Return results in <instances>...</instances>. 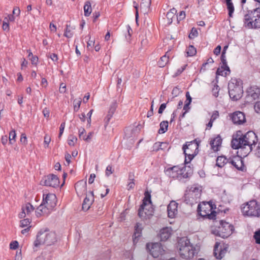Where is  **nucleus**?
Returning a JSON list of instances; mask_svg holds the SVG:
<instances>
[{"label": "nucleus", "mask_w": 260, "mask_h": 260, "mask_svg": "<svg viewBox=\"0 0 260 260\" xmlns=\"http://www.w3.org/2000/svg\"><path fill=\"white\" fill-rule=\"evenodd\" d=\"M151 5V0H142L140 4V9L144 13L148 12Z\"/></svg>", "instance_id": "28"}, {"label": "nucleus", "mask_w": 260, "mask_h": 260, "mask_svg": "<svg viewBox=\"0 0 260 260\" xmlns=\"http://www.w3.org/2000/svg\"><path fill=\"white\" fill-rule=\"evenodd\" d=\"M75 189L77 193L82 194L86 191V182L80 181L75 184Z\"/></svg>", "instance_id": "25"}, {"label": "nucleus", "mask_w": 260, "mask_h": 260, "mask_svg": "<svg viewBox=\"0 0 260 260\" xmlns=\"http://www.w3.org/2000/svg\"><path fill=\"white\" fill-rule=\"evenodd\" d=\"M64 36H65L67 38H70L72 37L73 34L71 32V30L68 28V25H67V28L66 29V30L64 33Z\"/></svg>", "instance_id": "48"}, {"label": "nucleus", "mask_w": 260, "mask_h": 260, "mask_svg": "<svg viewBox=\"0 0 260 260\" xmlns=\"http://www.w3.org/2000/svg\"><path fill=\"white\" fill-rule=\"evenodd\" d=\"M234 226L232 224L226 221L221 220L217 235L222 238H226L232 234Z\"/></svg>", "instance_id": "13"}, {"label": "nucleus", "mask_w": 260, "mask_h": 260, "mask_svg": "<svg viewBox=\"0 0 260 260\" xmlns=\"http://www.w3.org/2000/svg\"><path fill=\"white\" fill-rule=\"evenodd\" d=\"M22 208L24 209V210L25 211L26 213L27 214V216H29V214L34 210L35 208L30 203H27L22 206Z\"/></svg>", "instance_id": "31"}, {"label": "nucleus", "mask_w": 260, "mask_h": 260, "mask_svg": "<svg viewBox=\"0 0 260 260\" xmlns=\"http://www.w3.org/2000/svg\"><path fill=\"white\" fill-rule=\"evenodd\" d=\"M16 137V133L14 130H12L9 134V141L10 143H12V141L15 140Z\"/></svg>", "instance_id": "47"}, {"label": "nucleus", "mask_w": 260, "mask_h": 260, "mask_svg": "<svg viewBox=\"0 0 260 260\" xmlns=\"http://www.w3.org/2000/svg\"><path fill=\"white\" fill-rule=\"evenodd\" d=\"M128 181H129V182L127 183V189L130 190V189L134 188V186H135L134 175L133 174H129Z\"/></svg>", "instance_id": "35"}, {"label": "nucleus", "mask_w": 260, "mask_h": 260, "mask_svg": "<svg viewBox=\"0 0 260 260\" xmlns=\"http://www.w3.org/2000/svg\"><path fill=\"white\" fill-rule=\"evenodd\" d=\"M178 204L174 201H171L168 206V216L170 218H174L177 213Z\"/></svg>", "instance_id": "20"}, {"label": "nucleus", "mask_w": 260, "mask_h": 260, "mask_svg": "<svg viewBox=\"0 0 260 260\" xmlns=\"http://www.w3.org/2000/svg\"><path fill=\"white\" fill-rule=\"evenodd\" d=\"M168 52H167L166 54L164 56H162L160 58V60L158 62V65L159 67L162 68L164 67L169 62V57L167 55Z\"/></svg>", "instance_id": "30"}, {"label": "nucleus", "mask_w": 260, "mask_h": 260, "mask_svg": "<svg viewBox=\"0 0 260 260\" xmlns=\"http://www.w3.org/2000/svg\"><path fill=\"white\" fill-rule=\"evenodd\" d=\"M241 211L244 216L259 217L260 216V206L255 200H252L245 204H243Z\"/></svg>", "instance_id": "8"}, {"label": "nucleus", "mask_w": 260, "mask_h": 260, "mask_svg": "<svg viewBox=\"0 0 260 260\" xmlns=\"http://www.w3.org/2000/svg\"><path fill=\"white\" fill-rule=\"evenodd\" d=\"M186 53L188 56H192L197 53L196 49L193 46L190 45L187 49Z\"/></svg>", "instance_id": "38"}, {"label": "nucleus", "mask_w": 260, "mask_h": 260, "mask_svg": "<svg viewBox=\"0 0 260 260\" xmlns=\"http://www.w3.org/2000/svg\"><path fill=\"white\" fill-rule=\"evenodd\" d=\"M93 112V110L91 109L87 114V117H88L87 120V122H88V124L89 125V126H90V124H91V117Z\"/></svg>", "instance_id": "51"}, {"label": "nucleus", "mask_w": 260, "mask_h": 260, "mask_svg": "<svg viewBox=\"0 0 260 260\" xmlns=\"http://www.w3.org/2000/svg\"><path fill=\"white\" fill-rule=\"evenodd\" d=\"M168 146V143L167 142H157L153 144L152 151L157 152L159 150H165Z\"/></svg>", "instance_id": "27"}, {"label": "nucleus", "mask_w": 260, "mask_h": 260, "mask_svg": "<svg viewBox=\"0 0 260 260\" xmlns=\"http://www.w3.org/2000/svg\"><path fill=\"white\" fill-rule=\"evenodd\" d=\"M20 142L24 145H26L27 144V138L26 135L24 134H22L20 138Z\"/></svg>", "instance_id": "53"}, {"label": "nucleus", "mask_w": 260, "mask_h": 260, "mask_svg": "<svg viewBox=\"0 0 260 260\" xmlns=\"http://www.w3.org/2000/svg\"><path fill=\"white\" fill-rule=\"evenodd\" d=\"M18 246V243L16 241L11 242L10 244V248L12 249H16Z\"/></svg>", "instance_id": "56"}, {"label": "nucleus", "mask_w": 260, "mask_h": 260, "mask_svg": "<svg viewBox=\"0 0 260 260\" xmlns=\"http://www.w3.org/2000/svg\"><path fill=\"white\" fill-rule=\"evenodd\" d=\"M166 105H167L166 103H163V104H161V105L160 106V107L159 108L158 111L159 114L162 113L163 111L166 108Z\"/></svg>", "instance_id": "59"}, {"label": "nucleus", "mask_w": 260, "mask_h": 260, "mask_svg": "<svg viewBox=\"0 0 260 260\" xmlns=\"http://www.w3.org/2000/svg\"><path fill=\"white\" fill-rule=\"evenodd\" d=\"M230 163L235 168L238 170H241L242 171L245 170V167L241 157L239 156L233 157L230 160Z\"/></svg>", "instance_id": "18"}, {"label": "nucleus", "mask_w": 260, "mask_h": 260, "mask_svg": "<svg viewBox=\"0 0 260 260\" xmlns=\"http://www.w3.org/2000/svg\"><path fill=\"white\" fill-rule=\"evenodd\" d=\"M146 248L153 257H158L164 251L159 243H148L146 245Z\"/></svg>", "instance_id": "14"}, {"label": "nucleus", "mask_w": 260, "mask_h": 260, "mask_svg": "<svg viewBox=\"0 0 260 260\" xmlns=\"http://www.w3.org/2000/svg\"><path fill=\"white\" fill-rule=\"evenodd\" d=\"M230 73V72L226 70V69H225L223 66H222L221 68H218L216 72L217 75L222 76H226L227 75H229Z\"/></svg>", "instance_id": "36"}, {"label": "nucleus", "mask_w": 260, "mask_h": 260, "mask_svg": "<svg viewBox=\"0 0 260 260\" xmlns=\"http://www.w3.org/2000/svg\"><path fill=\"white\" fill-rule=\"evenodd\" d=\"M166 174L172 178L181 180L185 178H189L192 174L190 170H187L185 167H180L175 166L166 169Z\"/></svg>", "instance_id": "5"}, {"label": "nucleus", "mask_w": 260, "mask_h": 260, "mask_svg": "<svg viewBox=\"0 0 260 260\" xmlns=\"http://www.w3.org/2000/svg\"><path fill=\"white\" fill-rule=\"evenodd\" d=\"M41 184L50 186L52 187H56L59 186V181L57 176L54 174H50L41 180Z\"/></svg>", "instance_id": "15"}, {"label": "nucleus", "mask_w": 260, "mask_h": 260, "mask_svg": "<svg viewBox=\"0 0 260 260\" xmlns=\"http://www.w3.org/2000/svg\"><path fill=\"white\" fill-rule=\"evenodd\" d=\"M171 235V230L168 227L163 228L160 231L159 237L161 241H165L169 239Z\"/></svg>", "instance_id": "24"}, {"label": "nucleus", "mask_w": 260, "mask_h": 260, "mask_svg": "<svg viewBox=\"0 0 260 260\" xmlns=\"http://www.w3.org/2000/svg\"><path fill=\"white\" fill-rule=\"evenodd\" d=\"M84 12L85 16H89L91 13V4L88 1L86 2L84 6Z\"/></svg>", "instance_id": "32"}, {"label": "nucleus", "mask_w": 260, "mask_h": 260, "mask_svg": "<svg viewBox=\"0 0 260 260\" xmlns=\"http://www.w3.org/2000/svg\"><path fill=\"white\" fill-rule=\"evenodd\" d=\"M90 196L86 197L83 201L82 209L84 211H87L93 202V192L90 191Z\"/></svg>", "instance_id": "21"}, {"label": "nucleus", "mask_w": 260, "mask_h": 260, "mask_svg": "<svg viewBox=\"0 0 260 260\" xmlns=\"http://www.w3.org/2000/svg\"><path fill=\"white\" fill-rule=\"evenodd\" d=\"M82 102L81 99L79 98L78 99H75L73 102L74 105V110L75 112H77L80 107V105Z\"/></svg>", "instance_id": "37"}, {"label": "nucleus", "mask_w": 260, "mask_h": 260, "mask_svg": "<svg viewBox=\"0 0 260 260\" xmlns=\"http://www.w3.org/2000/svg\"><path fill=\"white\" fill-rule=\"evenodd\" d=\"M221 60L222 63V66H224V68H225V69H226V70L227 71H228L229 72H230V69L227 64L225 54H223V53L221 54Z\"/></svg>", "instance_id": "40"}, {"label": "nucleus", "mask_w": 260, "mask_h": 260, "mask_svg": "<svg viewBox=\"0 0 260 260\" xmlns=\"http://www.w3.org/2000/svg\"><path fill=\"white\" fill-rule=\"evenodd\" d=\"M179 253L184 259H189L193 257L199 251V248L190 243L187 238H181L179 243Z\"/></svg>", "instance_id": "2"}, {"label": "nucleus", "mask_w": 260, "mask_h": 260, "mask_svg": "<svg viewBox=\"0 0 260 260\" xmlns=\"http://www.w3.org/2000/svg\"><path fill=\"white\" fill-rule=\"evenodd\" d=\"M117 107V103L116 101H114L111 104L108 112L114 114L116 108Z\"/></svg>", "instance_id": "43"}, {"label": "nucleus", "mask_w": 260, "mask_h": 260, "mask_svg": "<svg viewBox=\"0 0 260 260\" xmlns=\"http://www.w3.org/2000/svg\"><path fill=\"white\" fill-rule=\"evenodd\" d=\"M198 148V144L197 143L189 142L183 146L182 149L185 156H188V159H185L186 164L188 163L197 155L196 151Z\"/></svg>", "instance_id": "12"}, {"label": "nucleus", "mask_w": 260, "mask_h": 260, "mask_svg": "<svg viewBox=\"0 0 260 260\" xmlns=\"http://www.w3.org/2000/svg\"><path fill=\"white\" fill-rule=\"evenodd\" d=\"M27 214L26 213L25 211L24 210V209L21 208V212L19 214L18 217L19 218H25Z\"/></svg>", "instance_id": "60"}, {"label": "nucleus", "mask_w": 260, "mask_h": 260, "mask_svg": "<svg viewBox=\"0 0 260 260\" xmlns=\"http://www.w3.org/2000/svg\"><path fill=\"white\" fill-rule=\"evenodd\" d=\"M56 203L57 198L55 194H43V201L36 211L37 216L48 215L53 210Z\"/></svg>", "instance_id": "1"}, {"label": "nucleus", "mask_w": 260, "mask_h": 260, "mask_svg": "<svg viewBox=\"0 0 260 260\" xmlns=\"http://www.w3.org/2000/svg\"><path fill=\"white\" fill-rule=\"evenodd\" d=\"M227 6V9L229 11V15L230 17H232L233 13L234 12V7L232 2H229V3H226Z\"/></svg>", "instance_id": "41"}, {"label": "nucleus", "mask_w": 260, "mask_h": 260, "mask_svg": "<svg viewBox=\"0 0 260 260\" xmlns=\"http://www.w3.org/2000/svg\"><path fill=\"white\" fill-rule=\"evenodd\" d=\"M154 210L151 204L150 195H146L143 203L138 210V215L142 220L149 219L153 214Z\"/></svg>", "instance_id": "7"}, {"label": "nucleus", "mask_w": 260, "mask_h": 260, "mask_svg": "<svg viewBox=\"0 0 260 260\" xmlns=\"http://www.w3.org/2000/svg\"><path fill=\"white\" fill-rule=\"evenodd\" d=\"M78 132H79V138L83 140V137L84 136H86V135H85L86 131L85 130V129L83 127H81L79 129Z\"/></svg>", "instance_id": "49"}, {"label": "nucleus", "mask_w": 260, "mask_h": 260, "mask_svg": "<svg viewBox=\"0 0 260 260\" xmlns=\"http://www.w3.org/2000/svg\"><path fill=\"white\" fill-rule=\"evenodd\" d=\"M230 97L233 101L239 100L242 96L243 89L240 82L236 79H232L228 85Z\"/></svg>", "instance_id": "9"}, {"label": "nucleus", "mask_w": 260, "mask_h": 260, "mask_svg": "<svg viewBox=\"0 0 260 260\" xmlns=\"http://www.w3.org/2000/svg\"><path fill=\"white\" fill-rule=\"evenodd\" d=\"M213 206L209 203L200 204L198 206V214L203 218L213 219L216 216V212L213 211Z\"/></svg>", "instance_id": "10"}, {"label": "nucleus", "mask_w": 260, "mask_h": 260, "mask_svg": "<svg viewBox=\"0 0 260 260\" xmlns=\"http://www.w3.org/2000/svg\"><path fill=\"white\" fill-rule=\"evenodd\" d=\"M64 127H65V122H62L60 124V126L59 127V135H58L59 138H60L61 135H62L63 131H64Z\"/></svg>", "instance_id": "54"}, {"label": "nucleus", "mask_w": 260, "mask_h": 260, "mask_svg": "<svg viewBox=\"0 0 260 260\" xmlns=\"http://www.w3.org/2000/svg\"><path fill=\"white\" fill-rule=\"evenodd\" d=\"M185 17V13L184 11H182L180 12L178 16H177V18L178 21L183 20Z\"/></svg>", "instance_id": "52"}, {"label": "nucleus", "mask_w": 260, "mask_h": 260, "mask_svg": "<svg viewBox=\"0 0 260 260\" xmlns=\"http://www.w3.org/2000/svg\"><path fill=\"white\" fill-rule=\"evenodd\" d=\"M231 145L233 149H240L241 153L244 156H246L251 152V147L246 144L244 135L241 131H238L236 135H234Z\"/></svg>", "instance_id": "4"}, {"label": "nucleus", "mask_w": 260, "mask_h": 260, "mask_svg": "<svg viewBox=\"0 0 260 260\" xmlns=\"http://www.w3.org/2000/svg\"><path fill=\"white\" fill-rule=\"evenodd\" d=\"M219 117V113L218 111H213L211 119H212V121H214L215 119H216Z\"/></svg>", "instance_id": "58"}, {"label": "nucleus", "mask_w": 260, "mask_h": 260, "mask_svg": "<svg viewBox=\"0 0 260 260\" xmlns=\"http://www.w3.org/2000/svg\"><path fill=\"white\" fill-rule=\"evenodd\" d=\"M51 138L50 137L48 136L47 135H46L44 137V143L47 145V147L48 146V145L49 143L50 142Z\"/></svg>", "instance_id": "62"}, {"label": "nucleus", "mask_w": 260, "mask_h": 260, "mask_svg": "<svg viewBox=\"0 0 260 260\" xmlns=\"http://www.w3.org/2000/svg\"><path fill=\"white\" fill-rule=\"evenodd\" d=\"M254 238L257 244H260V230L254 233Z\"/></svg>", "instance_id": "45"}, {"label": "nucleus", "mask_w": 260, "mask_h": 260, "mask_svg": "<svg viewBox=\"0 0 260 260\" xmlns=\"http://www.w3.org/2000/svg\"><path fill=\"white\" fill-rule=\"evenodd\" d=\"M93 134V132H89L87 136L86 135L83 137V140L87 142L89 141L91 139Z\"/></svg>", "instance_id": "50"}, {"label": "nucleus", "mask_w": 260, "mask_h": 260, "mask_svg": "<svg viewBox=\"0 0 260 260\" xmlns=\"http://www.w3.org/2000/svg\"><path fill=\"white\" fill-rule=\"evenodd\" d=\"M168 127V122L167 121H163L160 123V128L158 130L159 134H164L167 130Z\"/></svg>", "instance_id": "33"}, {"label": "nucleus", "mask_w": 260, "mask_h": 260, "mask_svg": "<svg viewBox=\"0 0 260 260\" xmlns=\"http://www.w3.org/2000/svg\"><path fill=\"white\" fill-rule=\"evenodd\" d=\"M66 91V86L63 83H61L60 85L59 92L60 93H64Z\"/></svg>", "instance_id": "61"}, {"label": "nucleus", "mask_w": 260, "mask_h": 260, "mask_svg": "<svg viewBox=\"0 0 260 260\" xmlns=\"http://www.w3.org/2000/svg\"><path fill=\"white\" fill-rule=\"evenodd\" d=\"M230 116L235 124H243L246 121L245 114L241 111H236L232 113Z\"/></svg>", "instance_id": "17"}, {"label": "nucleus", "mask_w": 260, "mask_h": 260, "mask_svg": "<svg viewBox=\"0 0 260 260\" xmlns=\"http://www.w3.org/2000/svg\"><path fill=\"white\" fill-rule=\"evenodd\" d=\"M201 187L197 185L192 186L188 192L185 195V200L190 204L197 203L201 195Z\"/></svg>", "instance_id": "11"}, {"label": "nucleus", "mask_w": 260, "mask_h": 260, "mask_svg": "<svg viewBox=\"0 0 260 260\" xmlns=\"http://www.w3.org/2000/svg\"><path fill=\"white\" fill-rule=\"evenodd\" d=\"M244 15V25L248 28H260V6L252 9H248Z\"/></svg>", "instance_id": "3"}, {"label": "nucleus", "mask_w": 260, "mask_h": 260, "mask_svg": "<svg viewBox=\"0 0 260 260\" xmlns=\"http://www.w3.org/2000/svg\"><path fill=\"white\" fill-rule=\"evenodd\" d=\"M219 244L216 243L214 248V254L217 259H221L228 251V247L223 246L219 247Z\"/></svg>", "instance_id": "19"}, {"label": "nucleus", "mask_w": 260, "mask_h": 260, "mask_svg": "<svg viewBox=\"0 0 260 260\" xmlns=\"http://www.w3.org/2000/svg\"><path fill=\"white\" fill-rule=\"evenodd\" d=\"M77 142V138L74 136H70L68 138V143L71 146H73Z\"/></svg>", "instance_id": "39"}, {"label": "nucleus", "mask_w": 260, "mask_h": 260, "mask_svg": "<svg viewBox=\"0 0 260 260\" xmlns=\"http://www.w3.org/2000/svg\"><path fill=\"white\" fill-rule=\"evenodd\" d=\"M56 241V236L54 232L47 230L41 231L37 236V239L34 242V246L38 247L42 244L50 245Z\"/></svg>", "instance_id": "6"}, {"label": "nucleus", "mask_w": 260, "mask_h": 260, "mask_svg": "<svg viewBox=\"0 0 260 260\" xmlns=\"http://www.w3.org/2000/svg\"><path fill=\"white\" fill-rule=\"evenodd\" d=\"M30 221L28 218H25L20 221V226L21 228L28 227L30 226Z\"/></svg>", "instance_id": "42"}, {"label": "nucleus", "mask_w": 260, "mask_h": 260, "mask_svg": "<svg viewBox=\"0 0 260 260\" xmlns=\"http://www.w3.org/2000/svg\"><path fill=\"white\" fill-rule=\"evenodd\" d=\"M112 173L113 170L112 167L111 166H108L106 170V175L109 176Z\"/></svg>", "instance_id": "57"}, {"label": "nucleus", "mask_w": 260, "mask_h": 260, "mask_svg": "<svg viewBox=\"0 0 260 260\" xmlns=\"http://www.w3.org/2000/svg\"><path fill=\"white\" fill-rule=\"evenodd\" d=\"M21 259H22V256H21V251H16L14 260H21Z\"/></svg>", "instance_id": "63"}, {"label": "nucleus", "mask_w": 260, "mask_h": 260, "mask_svg": "<svg viewBox=\"0 0 260 260\" xmlns=\"http://www.w3.org/2000/svg\"><path fill=\"white\" fill-rule=\"evenodd\" d=\"M113 114H114L108 112V113L104 119L105 127H106L108 125Z\"/></svg>", "instance_id": "44"}, {"label": "nucleus", "mask_w": 260, "mask_h": 260, "mask_svg": "<svg viewBox=\"0 0 260 260\" xmlns=\"http://www.w3.org/2000/svg\"><path fill=\"white\" fill-rule=\"evenodd\" d=\"M226 159L224 156H218L216 159V165L220 168H222L226 163Z\"/></svg>", "instance_id": "34"}, {"label": "nucleus", "mask_w": 260, "mask_h": 260, "mask_svg": "<svg viewBox=\"0 0 260 260\" xmlns=\"http://www.w3.org/2000/svg\"><path fill=\"white\" fill-rule=\"evenodd\" d=\"M255 154L258 157H260V142L258 143V145L255 149Z\"/></svg>", "instance_id": "64"}, {"label": "nucleus", "mask_w": 260, "mask_h": 260, "mask_svg": "<svg viewBox=\"0 0 260 260\" xmlns=\"http://www.w3.org/2000/svg\"><path fill=\"white\" fill-rule=\"evenodd\" d=\"M260 95V89L256 86H251L248 90V96L253 100L257 99Z\"/></svg>", "instance_id": "22"}, {"label": "nucleus", "mask_w": 260, "mask_h": 260, "mask_svg": "<svg viewBox=\"0 0 260 260\" xmlns=\"http://www.w3.org/2000/svg\"><path fill=\"white\" fill-rule=\"evenodd\" d=\"M254 109L255 111L257 113H260V101H258L255 103L254 106Z\"/></svg>", "instance_id": "55"}, {"label": "nucleus", "mask_w": 260, "mask_h": 260, "mask_svg": "<svg viewBox=\"0 0 260 260\" xmlns=\"http://www.w3.org/2000/svg\"><path fill=\"white\" fill-rule=\"evenodd\" d=\"M198 32L196 29L192 28L191 30V32L189 35V37L190 39H193L198 36Z\"/></svg>", "instance_id": "46"}, {"label": "nucleus", "mask_w": 260, "mask_h": 260, "mask_svg": "<svg viewBox=\"0 0 260 260\" xmlns=\"http://www.w3.org/2000/svg\"><path fill=\"white\" fill-rule=\"evenodd\" d=\"M244 137L246 141V144L249 145L251 147V151L253 149V147H254L258 141V139L256 134L252 131H249L245 135Z\"/></svg>", "instance_id": "16"}, {"label": "nucleus", "mask_w": 260, "mask_h": 260, "mask_svg": "<svg viewBox=\"0 0 260 260\" xmlns=\"http://www.w3.org/2000/svg\"><path fill=\"white\" fill-rule=\"evenodd\" d=\"M222 142V139L219 136L213 139L210 142V145L212 149L216 151L219 150V147L220 146Z\"/></svg>", "instance_id": "26"}, {"label": "nucleus", "mask_w": 260, "mask_h": 260, "mask_svg": "<svg viewBox=\"0 0 260 260\" xmlns=\"http://www.w3.org/2000/svg\"><path fill=\"white\" fill-rule=\"evenodd\" d=\"M142 230V224L140 223H137L135 226V232L133 235V242L134 244L138 242V238L141 237Z\"/></svg>", "instance_id": "23"}, {"label": "nucleus", "mask_w": 260, "mask_h": 260, "mask_svg": "<svg viewBox=\"0 0 260 260\" xmlns=\"http://www.w3.org/2000/svg\"><path fill=\"white\" fill-rule=\"evenodd\" d=\"M177 10L175 8H173L167 12L166 17L168 19V23L170 24L173 21V19L175 18Z\"/></svg>", "instance_id": "29"}]
</instances>
